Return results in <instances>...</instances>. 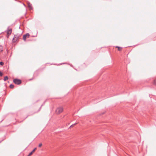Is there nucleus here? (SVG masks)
Returning a JSON list of instances; mask_svg holds the SVG:
<instances>
[{
	"label": "nucleus",
	"instance_id": "obj_1",
	"mask_svg": "<svg viewBox=\"0 0 156 156\" xmlns=\"http://www.w3.org/2000/svg\"><path fill=\"white\" fill-rule=\"evenodd\" d=\"M63 110V109L62 107H59L56 110V113L57 114H59L62 112Z\"/></svg>",
	"mask_w": 156,
	"mask_h": 156
},
{
	"label": "nucleus",
	"instance_id": "obj_2",
	"mask_svg": "<svg viewBox=\"0 0 156 156\" xmlns=\"http://www.w3.org/2000/svg\"><path fill=\"white\" fill-rule=\"evenodd\" d=\"M13 82L15 84L18 85L20 84L21 83V81L20 80L17 79H14L13 80Z\"/></svg>",
	"mask_w": 156,
	"mask_h": 156
},
{
	"label": "nucleus",
	"instance_id": "obj_3",
	"mask_svg": "<svg viewBox=\"0 0 156 156\" xmlns=\"http://www.w3.org/2000/svg\"><path fill=\"white\" fill-rule=\"evenodd\" d=\"M12 30L11 28H8L6 32L7 34V37H8L11 34Z\"/></svg>",
	"mask_w": 156,
	"mask_h": 156
},
{
	"label": "nucleus",
	"instance_id": "obj_4",
	"mask_svg": "<svg viewBox=\"0 0 156 156\" xmlns=\"http://www.w3.org/2000/svg\"><path fill=\"white\" fill-rule=\"evenodd\" d=\"M27 4L28 5V7L30 9H32V5L29 2H27Z\"/></svg>",
	"mask_w": 156,
	"mask_h": 156
},
{
	"label": "nucleus",
	"instance_id": "obj_5",
	"mask_svg": "<svg viewBox=\"0 0 156 156\" xmlns=\"http://www.w3.org/2000/svg\"><path fill=\"white\" fill-rule=\"evenodd\" d=\"M27 36H26V34L25 35H23V40L24 41H25L26 40V39L27 38Z\"/></svg>",
	"mask_w": 156,
	"mask_h": 156
},
{
	"label": "nucleus",
	"instance_id": "obj_6",
	"mask_svg": "<svg viewBox=\"0 0 156 156\" xmlns=\"http://www.w3.org/2000/svg\"><path fill=\"white\" fill-rule=\"evenodd\" d=\"M115 47L116 48H118V50L119 51H121V50L122 48H121V47H118V46H116Z\"/></svg>",
	"mask_w": 156,
	"mask_h": 156
},
{
	"label": "nucleus",
	"instance_id": "obj_7",
	"mask_svg": "<svg viewBox=\"0 0 156 156\" xmlns=\"http://www.w3.org/2000/svg\"><path fill=\"white\" fill-rule=\"evenodd\" d=\"M8 79V77L7 76H6L5 77L4 80L5 81L6 80H7Z\"/></svg>",
	"mask_w": 156,
	"mask_h": 156
},
{
	"label": "nucleus",
	"instance_id": "obj_8",
	"mask_svg": "<svg viewBox=\"0 0 156 156\" xmlns=\"http://www.w3.org/2000/svg\"><path fill=\"white\" fill-rule=\"evenodd\" d=\"M26 35L27 37H30V34L29 33H27L26 34Z\"/></svg>",
	"mask_w": 156,
	"mask_h": 156
},
{
	"label": "nucleus",
	"instance_id": "obj_9",
	"mask_svg": "<svg viewBox=\"0 0 156 156\" xmlns=\"http://www.w3.org/2000/svg\"><path fill=\"white\" fill-rule=\"evenodd\" d=\"M10 87L11 88H13L14 87V85L12 84H10Z\"/></svg>",
	"mask_w": 156,
	"mask_h": 156
},
{
	"label": "nucleus",
	"instance_id": "obj_10",
	"mask_svg": "<svg viewBox=\"0 0 156 156\" xmlns=\"http://www.w3.org/2000/svg\"><path fill=\"white\" fill-rule=\"evenodd\" d=\"M4 64V63L2 62H0V65H1L2 66Z\"/></svg>",
	"mask_w": 156,
	"mask_h": 156
},
{
	"label": "nucleus",
	"instance_id": "obj_11",
	"mask_svg": "<svg viewBox=\"0 0 156 156\" xmlns=\"http://www.w3.org/2000/svg\"><path fill=\"white\" fill-rule=\"evenodd\" d=\"M36 149V148H35L31 152H32V154L35 151V150Z\"/></svg>",
	"mask_w": 156,
	"mask_h": 156
},
{
	"label": "nucleus",
	"instance_id": "obj_12",
	"mask_svg": "<svg viewBox=\"0 0 156 156\" xmlns=\"http://www.w3.org/2000/svg\"><path fill=\"white\" fill-rule=\"evenodd\" d=\"M154 84L156 85V79L154 80Z\"/></svg>",
	"mask_w": 156,
	"mask_h": 156
},
{
	"label": "nucleus",
	"instance_id": "obj_13",
	"mask_svg": "<svg viewBox=\"0 0 156 156\" xmlns=\"http://www.w3.org/2000/svg\"><path fill=\"white\" fill-rule=\"evenodd\" d=\"M77 123H75V124H73L72 125H71L70 126V128L72 127V126H73L74 125H75L77 124Z\"/></svg>",
	"mask_w": 156,
	"mask_h": 156
},
{
	"label": "nucleus",
	"instance_id": "obj_14",
	"mask_svg": "<svg viewBox=\"0 0 156 156\" xmlns=\"http://www.w3.org/2000/svg\"><path fill=\"white\" fill-rule=\"evenodd\" d=\"M32 154V152H30L27 156H30Z\"/></svg>",
	"mask_w": 156,
	"mask_h": 156
},
{
	"label": "nucleus",
	"instance_id": "obj_15",
	"mask_svg": "<svg viewBox=\"0 0 156 156\" xmlns=\"http://www.w3.org/2000/svg\"><path fill=\"white\" fill-rule=\"evenodd\" d=\"M42 146V144L41 143V144H39L38 146H39V147H40Z\"/></svg>",
	"mask_w": 156,
	"mask_h": 156
},
{
	"label": "nucleus",
	"instance_id": "obj_16",
	"mask_svg": "<svg viewBox=\"0 0 156 156\" xmlns=\"http://www.w3.org/2000/svg\"><path fill=\"white\" fill-rule=\"evenodd\" d=\"M2 76V73L1 71H0V76Z\"/></svg>",
	"mask_w": 156,
	"mask_h": 156
},
{
	"label": "nucleus",
	"instance_id": "obj_17",
	"mask_svg": "<svg viewBox=\"0 0 156 156\" xmlns=\"http://www.w3.org/2000/svg\"><path fill=\"white\" fill-rule=\"evenodd\" d=\"M23 5H24V6H25V5L24 4H23Z\"/></svg>",
	"mask_w": 156,
	"mask_h": 156
}]
</instances>
